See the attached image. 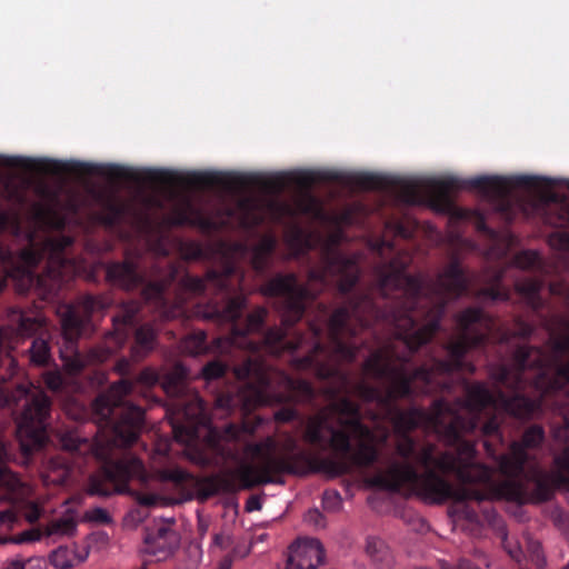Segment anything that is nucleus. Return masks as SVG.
<instances>
[{
    "label": "nucleus",
    "instance_id": "nucleus-37",
    "mask_svg": "<svg viewBox=\"0 0 569 569\" xmlns=\"http://www.w3.org/2000/svg\"><path fill=\"white\" fill-rule=\"evenodd\" d=\"M226 372V366L220 361H211L202 368L201 375L204 380L210 381L220 378Z\"/></svg>",
    "mask_w": 569,
    "mask_h": 569
},
{
    "label": "nucleus",
    "instance_id": "nucleus-48",
    "mask_svg": "<svg viewBox=\"0 0 569 569\" xmlns=\"http://www.w3.org/2000/svg\"><path fill=\"white\" fill-rule=\"evenodd\" d=\"M54 180L52 176H46L43 181L37 186V192L48 201H53L56 197V191L49 189L48 184H50Z\"/></svg>",
    "mask_w": 569,
    "mask_h": 569
},
{
    "label": "nucleus",
    "instance_id": "nucleus-38",
    "mask_svg": "<svg viewBox=\"0 0 569 569\" xmlns=\"http://www.w3.org/2000/svg\"><path fill=\"white\" fill-rule=\"evenodd\" d=\"M159 478L164 481L181 483L189 479V473L181 468L174 467L161 470L159 472Z\"/></svg>",
    "mask_w": 569,
    "mask_h": 569
},
{
    "label": "nucleus",
    "instance_id": "nucleus-44",
    "mask_svg": "<svg viewBox=\"0 0 569 569\" xmlns=\"http://www.w3.org/2000/svg\"><path fill=\"white\" fill-rule=\"evenodd\" d=\"M501 539H502V545H503L505 549L507 550V552L510 555V557L517 561H520L521 557H522V550L518 546V543L509 541V538L505 530H501Z\"/></svg>",
    "mask_w": 569,
    "mask_h": 569
},
{
    "label": "nucleus",
    "instance_id": "nucleus-60",
    "mask_svg": "<svg viewBox=\"0 0 569 569\" xmlns=\"http://www.w3.org/2000/svg\"><path fill=\"white\" fill-rule=\"evenodd\" d=\"M284 187V182L280 179H273L266 183V188L271 191H280Z\"/></svg>",
    "mask_w": 569,
    "mask_h": 569
},
{
    "label": "nucleus",
    "instance_id": "nucleus-9",
    "mask_svg": "<svg viewBox=\"0 0 569 569\" xmlns=\"http://www.w3.org/2000/svg\"><path fill=\"white\" fill-rule=\"evenodd\" d=\"M234 373L238 379L248 380L237 396L243 402L246 410H250L257 405L268 403L272 399L282 401L289 397L276 393V386L302 396L311 395V388L306 381L289 378L258 360L249 359L242 366L237 367Z\"/></svg>",
    "mask_w": 569,
    "mask_h": 569
},
{
    "label": "nucleus",
    "instance_id": "nucleus-45",
    "mask_svg": "<svg viewBox=\"0 0 569 569\" xmlns=\"http://www.w3.org/2000/svg\"><path fill=\"white\" fill-rule=\"evenodd\" d=\"M6 569H43V561L40 558H30L26 561H12Z\"/></svg>",
    "mask_w": 569,
    "mask_h": 569
},
{
    "label": "nucleus",
    "instance_id": "nucleus-23",
    "mask_svg": "<svg viewBox=\"0 0 569 569\" xmlns=\"http://www.w3.org/2000/svg\"><path fill=\"white\" fill-rule=\"evenodd\" d=\"M187 370L184 367L177 365L168 371L161 380V386L167 395L171 397H184L192 392L187 386Z\"/></svg>",
    "mask_w": 569,
    "mask_h": 569
},
{
    "label": "nucleus",
    "instance_id": "nucleus-50",
    "mask_svg": "<svg viewBox=\"0 0 569 569\" xmlns=\"http://www.w3.org/2000/svg\"><path fill=\"white\" fill-rule=\"evenodd\" d=\"M549 242L552 247H555L557 249L569 250V234H567V233H562V232L553 233L550 237Z\"/></svg>",
    "mask_w": 569,
    "mask_h": 569
},
{
    "label": "nucleus",
    "instance_id": "nucleus-15",
    "mask_svg": "<svg viewBox=\"0 0 569 569\" xmlns=\"http://www.w3.org/2000/svg\"><path fill=\"white\" fill-rule=\"evenodd\" d=\"M325 558L322 545L317 539H298L289 550L284 569H316Z\"/></svg>",
    "mask_w": 569,
    "mask_h": 569
},
{
    "label": "nucleus",
    "instance_id": "nucleus-2",
    "mask_svg": "<svg viewBox=\"0 0 569 569\" xmlns=\"http://www.w3.org/2000/svg\"><path fill=\"white\" fill-rule=\"evenodd\" d=\"M538 407L536 401L525 397L515 396L508 400L500 390L492 393L483 383H476L467 388L466 401L457 402L455 407L436 401L429 412L420 409L397 412L392 417V423L398 433L396 451L402 460L391 461L386 470L371 477L370 483L388 490L406 487L430 502L439 503L449 499L457 502L482 500L483 495L478 491L456 489L430 469L435 467L445 473L452 472L463 483L488 481L491 472L475 461V449L471 443L461 442L457 455L443 452L436 456L433 445L418 449L416 442L406 433L413 428L422 427L433 430L448 443H453L462 433L477 427L479 415L482 412L489 415L491 411H505L517 418H529Z\"/></svg>",
    "mask_w": 569,
    "mask_h": 569
},
{
    "label": "nucleus",
    "instance_id": "nucleus-55",
    "mask_svg": "<svg viewBox=\"0 0 569 569\" xmlns=\"http://www.w3.org/2000/svg\"><path fill=\"white\" fill-rule=\"evenodd\" d=\"M24 517L29 522L37 521L40 517V509L34 503H29Z\"/></svg>",
    "mask_w": 569,
    "mask_h": 569
},
{
    "label": "nucleus",
    "instance_id": "nucleus-27",
    "mask_svg": "<svg viewBox=\"0 0 569 569\" xmlns=\"http://www.w3.org/2000/svg\"><path fill=\"white\" fill-rule=\"evenodd\" d=\"M70 477V468L60 459H53L49 462L47 472L43 475L46 483L62 485Z\"/></svg>",
    "mask_w": 569,
    "mask_h": 569
},
{
    "label": "nucleus",
    "instance_id": "nucleus-63",
    "mask_svg": "<svg viewBox=\"0 0 569 569\" xmlns=\"http://www.w3.org/2000/svg\"><path fill=\"white\" fill-rule=\"evenodd\" d=\"M247 510L248 511H253V510H259L261 508V505H260V500L259 498L257 497H251L248 501H247V506H246Z\"/></svg>",
    "mask_w": 569,
    "mask_h": 569
},
{
    "label": "nucleus",
    "instance_id": "nucleus-51",
    "mask_svg": "<svg viewBox=\"0 0 569 569\" xmlns=\"http://www.w3.org/2000/svg\"><path fill=\"white\" fill-rule=\"evenodd\" d=\"M159 379L160 376L157 373L156 370H153L152 368H146L139 375L138 381L146 386H153L156 382L159 381Z\"/></svg>",
    "mask_w": 569,
    "mask_h": 569
},
{
    "label": "nucleus",
    "instance_id": "nucleus-40",
    "mask_svg": "<svg viewBox=\"0 0 569 569\" xmlns=\"http://www.w3.org/2000/svg\"><path fill=\"white\" fill-rule=\"evenodd\" d=\"M528 552L531 561L538 567L543 568L546 566V559L541 550V546L538 541L528 542Z\"/></svg>",
    "mask_w": 569,
    "mask_h": 569
},
{
    "label": "nucleus",
    "instance_id": "nucleus-34",
    "mask_svg": "<svg viewBox=\"0 0 569 569\" xmlns=\"http://www.w3.org/2000/svg\"><path fill=\"white\" fill-rule=\"evenodd\" d=\"M253 432V427H249L248 425H243L242 427H237L234 425L228 426L223 433L222 439L227 442L229 441H244L246 437Z\"/></svg>",
    "mask_w": 569,
    "mask_h": 569
},
{
    "label": "nucleus",
    "instance_id": "nucleus-36",
    "mask_svg": "<svg viewBox=\"0 0 569 569\" xmlns=\"http://www.w3.org/2000/svg\"><path fill=\"white\" fill-rule=\"evenodd\" d=\"M51 563L58 569H67L71 562V553L67 547H59L50 556Z\"/></svg>",
    "mask_w": 569,
    "mask_h": 569
},
{
    "label": "nucleus",
    "instance_id": "nucleus-22",
    "mask_svg": "<svg viewBox=\"0 0 569 569\" xmlns=\"http://www.w3.org/2000/svg\"><path fill=\"white\" fill-rule=\"evenodd\" d=\"M188 184L197 188H207L213 184H220L226 190L237 192L244 187V178L239 174H194L188 179Z\"/></svg>",
    "mask_w": 569,
    "mask_h": 569
},
{
    "label": "nucleus",
    "instance_id": "nucleus-8",
    "mask_svg": "<svg viewBox=\"0 0 569 569\" xmlns=\"http://www.w3.org/2000/svg\"><path fill=\"white\" fill-rule=\"evenodd\" d=\"M143 421V411L139 407L127 406L121 411V419L112 428L111 437L99 439L96 445V455L104 460V472L107 479L114 485L117 493L128 491V481L138 478L141 481L147 480L143 466L137 458L124 457L116 462L108 461L112 447H126L136 441L141 430Z\"/></svg>",
    "mask_w": 569,
    "mask_h": 569
},
{
    "label": "nucleus",
    "instance_id": "nucleus-33",
    "mask_svg": "<svg viewBox=\"0 0 569 569\" xmlns=\"http://www.w3.org/2000/svg\"><path fill=\"white\" fill-rule=\"evenodd\" d=\"M71 531V515L66 512L61 518L54 519L47 528V535L50 537H61Z\"/></svg>",
    "mask_w": 569,
    "mask_h": 569
},
{
    "label": "nucleus",
    "instance_id": "nucleus-11",
    "mask_svg": "<svg viewBox=\"0 0 569 569\" xmlns=\"http://www.w3.org/2000/svg\"><path fill=\"white\" fill-rule=\"evenodd\" d=\"M542 440V428L538 426L530 427L526 430L522 441L513 442L510 452L500 457L499 469L509 479L499 486L497 490L499 496L511 500H521L525 497L522 486L512 478L521 472L523 463L528 458L525 449L536 448Z\"/></svg>",
    "mask_w": 569,
    "mask_h": 569
},
{
    "label": "nucleus",
    "instance_id": "nucleus-46",
    "mask_svg": "<svg viewBox=\"0 0 569 569\" xmlns=\"http://www.w3.org/2000/svg\"><path fill=\"white\" fill-rule=\"evenodd\" d=\"M479 296L482 298H489L491 300H505L508 297L505 289H502L499 286H496L493 283L490 287L481 290L479 292Z\"/></svg>",
    "mask_w": 569,
    "mask_h": 569
},
{
    "label": "nucleus",
    "instance_id": "nucleus-54",
    "mask_svg": "<svg viewBox=\"0 0 569 569\" xmlns=\"http://www.w3.org/2000/svg\"><path fill=\"white\" fill-rule=\"evenodd\" d=\"M296 417V411L291 408H284L274 413V418L278 421L287 422Z\"/></svg>",
    "mask_w": 569,
    "mask_h": 569
},
{
    "label": "nucleus",
    "instance_id": "nucleus-32",
    "mask_svg": "<svg viewBox=\"0 0 569 569\" xmlns=\"http://www.w3.org/2000/svg\"><path fill=\"white\" fill-rule=\"evenodd\" d=\"M206 335L203 331H197L186 337L181 342V350L191 356H197L204 351Z\"/></svg>",
    "mask_w": 569,
    "mask_h": 569
},
{
    "label": "nucleus",
    "instance_id": "nucleus-64",
    "mask_svg": "<svg viewBox=\"0 0 569 569\" xmlns=\"http://www.w3.org/2000/svg\"><path fill=\"white\" fill-rule=\"evenodd\" d=\"M540 198L545 202H556L557 201V196L553 192L548 191V190L541 191Z\"/></svg>",
    "mask_w": 569,
    "mask_h": 569
},
{
    "label": "nucleus",
    "instance_id": "nucleus-1",
    "mask_svg": "<svg viewBox=\"0 0 569 569\" xmlns=\"http://www.w3.org/2000/svg\"><path fill=\"white\" fill-rule=\"evenodd\" d=\"M405 263L393 262L378 270L379 284L385 295L392 288H400L403 301L391 315L397 341L373 352L365 362L363 380L352 387L365 400L381 405L410 396L416 391L415 382H422L421 392H430L438 385V377L461 367V358L472 348L482 343L492 322L479 309L469 308L457 318L459 333L449 345V361L421 367L412 373L403 368L408 360L399 355V345L409 352L426 343L436 332L447 301L460 296L467 287L466 278L457 262H451L440 274L433 288L403 273Z\"/></svg>",
    "mask_w": 569,
    "mask_h": 569
},
{
    "label": "nucleus",
    "instance_id": "nucleus-57",
    "mask_svg": "<svg viewBox=\"0 0 569 569\" xmlns=\"http://www.w3.org/2000/svg\"><path fill=\"white\" fill-rule=\"evenodd\" d=\"M8 337L9 333L7 331L0 330V359H2L3 356H10L7 350Z\"/></svg>",
    "mask_w": 569,
    "mask_h": 569
},
{
    "label": "nucleus",
    "instance_id": "nucleus-49",
    "mask_svg": "<svg viewBox=\"0 0 569 569\" xmlns=\"http://www.w3.org/2000/svg\"><path fill=\"white\" fill-rule=\"evenodd\" d=\"M46 383L52 391H58L63 385V378L59 371H49L44 376Z\"/></svg>",
    "mask_w": 569,
    "mask_h": 569
},
{
    "label": "nucleus",
    "instance_id": "nucleus-35",
    "mask_svg": "<svg viewBox=\"0 0 569 569\" xmlns=\"http://www.w3.org/2000/svg\"><path fill=\"white\" fill-rule=\"evenodd\" d=\"M49 357V348L43 339H36L30 348L31 361L36 365L46 363Z\"/></svg>",
    "mask_w": 569,
    "mask_h": 569
},
{
    "label": "nucleus",
    "instance_id": "nucleus-52",
    "mask_svg": "<svg viewBox=\"0 0 569 569\" xmlns=\"http://www.w3.org/2000/svg\"><path fill=\"white\" fill-rule=\"evenodd\" d=\"M214 405L216 409H221L228 412L234 406V399L229 395H221L217 397Z\"/></svg>",
    "mask_w": 569,
    "mask_h": 569
},
{
    "label": "nucleus",
    "instance_id": "nucleus-42",
    "mask_svg": "<svg viewBox=\"0 0 569 569\" xmlns=\"http://www.w3.org/2000/svg\"><path fill=\"white\" fill-rule=\"evenodd\" d=\"M57 312L60 317L64 339L68 341L71 329V308L69 306H61L58 308Z\"/></svg>",
    "mask_w": 569,
    "mask_h": 569
},
{
    "label": "nucleus",
    "instance_id": "nucleus-14",
    "mask_svg": "<svg viewBox=\"0 0 569 569\" xmlns=\"http://www.w3.org/2000/svg\"><path fill=\"white\" fill-rule=\"evenodd\" d=\"M457 188L455 180L406 179L400 184L402 198L406 202H419L421 193L426 192L441 202L443 207L448 206L449 197Z\"/></svg>",
    "mask_w": 569,
    "mask_h": 569
},
{
    "label": "nucleus",
    "instance_id": "nucleus-18",
    "mask_svg": "<svg viewBox=\"0 0 569 569\" xmlns=\"http://www.w3.org/2000/svg\"><path fill=\"white\" fill-rule=\"evenodd\" d=\"M264 315H266V310L264 309H258L254 312H252L251 315H249L248 318H247L246 327L244 328H240L237 325H234L233 328H232L231 337H229V338H218L216 340V348L219 349L221 352H226L227 351L226 345H228V346L232 345V346H237L239 348L256 349V345H253L251 342L250 343H244L242 341L243 340V336L247 335V333H250V332L259 330L261 325H262Z\"/></svg>",
    "mask_w": 569,
    "mask_h": 569
},
{
    "label": "nucleus",
    "instance_id": "nucleus-10",
    "mask_svg": "<svg viewBox=\"0 0 569 569\" xmlns=\"http://www.w3.org/2000/svg\"><path fill=\"white\" fill-rule=\"evenodd\" d=\"M22 399L24 406L18 418L17 433L21 449L29 455L42 447L47 439L44 420L49 412V399L43 390L34 386L19 387L9 395L7 387L0 382V407Z\"/></svg>",
    "mask_w": 569,
    "mask_h": 569
},
{
    "label": "nucleus",
    "instance_id": "nucleus-26",
    "mask_svg": "<svg viewBox=\"0 0 569 569\" xmlns=\"http://www.w3.org/2000/svg\"><path fill=\"white\" fill-rule=\"evenodd\" d=\"M276 246V239L271 236L263 237L252 249V264L254 269L262 270Z\"/></svg>",
    "mask_w": 569,
    "mask_h": 569
},
{
    "label": "nucleus",
    "instance_id": "nucleus-12",
    "mask_svg": "<svg viewBox=\"0 0 569 569\" xmlns=\"http://www.w3.org/2000/svg\"><path fill=\"white\" fill-rule=\"evenodd\" d=\"M69 246V239L64 237L50 236L46 239L43 248H38L32 240L29 248L21 251L17 272H21L27 284H31L32 276L30 269L43 258L48 257L50 264L62 267L66 261V249Z\"/></svg>",
    "mask_w": 569,
    "mask_h": 569
},
{
    "label": "nucleus",
    "instance_id": "nucleus-29",
    "mask_svg": "<svg viewBox=\"0 0 569 569\" xmlns=\"http://www.w3.org/2000/svg\"><path fill=\"white\" fill-rule=\"evenodd\" d=\"M244 305V298L237 297L228 301L221 311H217L216 315H209L208 317H216L221 322L234 321L240 317Z\"/></svg>",
    "mask_w": 569,
    "mask_h": 569
},
{
    "label": "nucleus",
    "instance_id": "nucleus-25",
    "mask_svg": "<svg viewBox=\"0 0 569 569\" xmlns=\"http://www.w3.org/2000/svg\"><path fill=\"white\" fill-rule=\"evenodd\" d=\"M108 276L126 289H130L139 282L137 264L131 260L116 263L108 268Z\"/></svg>",
    "mask_w": 569,
    "mask_h": 569
},
{
    "label": "nucleus",
    "instance_id": "nucleus-58",
    "mask_svg": "<svg viewBox=\"0 0 569 569\" xmlns=\"http://www.w3.org/2000/svg\"><path fill=\"white\" fill-rule=\"evenodd\" d=\"M322 516L318 510H310L306 515V521L313 523L315 526H321Z\"/></svg>",
    "mask_w": 569,
    "mask_h": 569
},
{
    "label": "nucleus",
    "instance_id": "nucleus-56",
    "mask_svg": "<svg viewBox=\"0 0 569 569\" xmlns=\"http://www.w3.org/2000/svg\"><path fill=\"white\" fill-rule=\"evenodd\" d=\"M232 541L229 536L226 535H216L213 539L214 547L227 549L231 546Z\"/></svg>",
    "mask_w": 569,
    "mask_h": 569
},
{
    "label": "nucleus",
    "instance_id": "nucleus-53",
    "mask_svg": "<svg viewBox=\"0 0 569 569\" xmlns=\"http://www.w3.org/2000/svg\"><path fill=\"white\" fill-rule=\"evenodd\" d=\"M17 519V513L12 509L0 511V525L11 527Z\"/></svg>",
    "mask_w": 569,
    "mask_h": 569
},
{
    "label": "nucleus",
    "instance_id": "nucleus-30",
    "mask_svg": "<svg viewBox=\"0 0 569 569\" xmlns=\"http://www.w3.org/2000/svg\"><path fill=\"white\" fill-rule=\"evenodd\" d=\"M154 330L149 326L140 327L136 332V343L133 356L140 357L152 348Z\"/></svg>",
    "mask_w": 569,
    "mask_h": 569
},
{
    "label": "nucleus",
    "instance_id": "nucleus-17",
    "mask_svg": "<svg viewBox=\"0 0 569 569\" xmlns=\"http://www.w3.org/2000/svg\"><path fill=\"white\" fill-rule=\"evenodd\" d=\"M8 457L7 447L0 441V488L3 490L0 495V500L16 505L31 496L32 487L21 481L13 472L3 466Z\"/></svg>",
    "mask_w": 569,
    "mask_h": 569
},
{
    "label": "nucleus",
    "instance_id": "nucleus-41",
    "mask_svg": "<svg viewBox=\"0 0 569 569\" xmlns=\"http://www.w3.org/2000/svg\"><path fill=\"white\" fill-rule=\"evenodd\" d=\"M538 260H539V257L536 252L525 251V252L519 253L516 257L515 263L517 267H519L521 269H527V268L535 267L536 263L538 262Z\"/></svg>",
    "mask_w": 569,
    "mask_h": 569
},
{
    "label": "nucleus",
    "instance_id": "nucleus-6",
    "mask_svg": "<svg viewBox=\"0 0 569 569\" xmlns=\"http://www.w3.org/2000/svg\"><path fill=\"white\" fill-rule=\"evenodd\" d=\"M329 277H339L340 291H348L358 279L356 257L336 253L330 256L326 267L310 271L306 287L298 284L297 277L290 273L274 277L261 288V291L264 296L283 298L282 321L283 325L291 326L302 317L306 300L313 298Z\"/></svg>",
    "mask_w": 569,
    "mask_h": 569
},
{
    "label": "nucleus",
    "instance_id": "nucleus-39",
    "mask_svg": "<svg viewBox=\"0 0 569 569\" xmlns=\"http://www.w3.org/2000/svg\"><path fill=\"white\" fill-rule=\"evenodd\" d=\"M283 337H284V332L281 328L270 330L267 333L264 342L268 346V349L270 352H273V353L280 352V348L278 347V343L281 342Z\"/></svg>",
    "mask_w": 569,
    "mask_h": 569
},
{
    "label": "nucleus",
    "instance_id": "nucleus-61",
    "mask_svg": "<svg viewBox=\"0 0 569 569\" xmlns=\"http://www.w3.org/2000/svg\"><path fill=\"white\" fill-rule=\"evenodd\" d=\"M498 429V422L496 421V418L489 420L483 425V433L485 435H491L496 432Z\"/></svg>",
    "mask_w": 569,
    "mask_h": 569
},
{
    "label": "nucleus",
    "instance_id": "nucleus-43",
    "mask_svg": "<svg viewBox=\"0 0 569 569\" xmlns=\"http://www.w3.org/2000/svg\"><path fill=\"white\" fill-rule=\"evenodd\" d=\"M84 518L88 521L97 522V523H109L111 522V517L108 511L103 508H92L86 512Z\"/></svg>",
    "mask_w": 569,
    "mask_h": 569
},
{
    "label": "nucleus",
    "instance_id": "nucleus-24",
    "mask_svg": "<svg viewBox=\"0 0 569 569\" xmlns=\"http://www.w3.org/2000/svg\"><path fill=\"white\" fill-rule=\"evenodd\" d=\"M366 555L377 569H391L393 566V556L381 539L375 537L368 538L366 542Z\"/></svg>",
    "mask_w": 569,
    "mask_h": 569
},
{
    "label": "nucleus",
    "instance_id": "nucleus-19",
    "mask_svg": "<svg viewBox=\"0 0 569 569\" xmlns=\"http://www.w3.org/2000/svg\"><path fill=\"white\" fill-rule=\"evenodd\" d=\"M99 202L102 209L101 218L107 223H114L127 214H131L132 203L126 202L112 188L104 190L99 196Z\"/></svg>",
    "mask_w": 569,
    "mask_h": 569
},
{
    "label": "nucleus",
    "instance_id": "nucleus-47",
    "mask_svg": "<svg viewBox=\"0 0 569 569\" xmlns=\"http://www.w3.org/2000/svg\"><path fill=\"white\" fill-rule=\"evenodd\" d=\"M216 277L214 273H209L206 279L191 278L187 281V288L193 292H202L206 290L209 282Z\"/></svg>",
    "mask_w": 569,
    "mask_h": 569
},
{
    "label": "nucleus",
    "instance_id": "nucleus-21",
    "mask_svg": "<svg viewBox=\"0 0 569 569\" xmlns=\"http://www.w3.org/2000/svg\"><path fill=\"white\" fill-rule=\"evenodd\" d=\"M132 390V383L126 380H121L114 383L110 389L101 395L94 402V409L98 415L103 419H108L116 407H119L122 402V398L130 393Z\"/></svg>",
    "mask_w": 569,
    "mask_h": 569
},
{
    "label": "nucleus",
    "instance_id": "nucleus-28",
    "mask_svg": "<svg viewBox=\"0 0 569 569\" xmlns=\"http://www.w3.org/2000/svg\"><path fill=\"white\" fill-rule=\"evenodd\" d=\"M541 283L537 280L526 278L516 283L517 291L533 308L540 306L539 291Z\"/></svg>",
    "mask_w": 569,
    "mask_h": 569
},
{
    "label": "nucleus",
    "instance_id": "nucleus-59",
    "mask_svg": "<svg viewBox=\"0 0 569 569\" xmlns=\"http://www.w3.org/2000/svg\"><path fill=\"white\" fill-rule=\"evenodd\" d=\"M138 502L143 506H152L156 503L158 498L154 495H140L138 496Z\"/></svg>",
    "mask_w": 569,
    "mask_h": 569
},
{
    "label": "nucleus",
    "instance_id": "nucleus-62",
    "mask_svg": "<svg viewBox=\"0 0 569 569\" xmlns=\"http://www.w3.org/2000/svg\"><path fill=\"white\" fill-rule=\"evenodd\" d=\"M297 182L301 187H308L313 182V177L310 173H303L297 177Z\"/></svg>",
    "mask_w": 569,
    "mask_h": 569
},
{
    "label": "nucleus",
    "instance_id": "nucleus-5",
    "mask_svg": "<svg viewBox=\"0 0 569 569\" xmlns=\"http://www.w3.org/2000/svg\"><path fill=\"white\" fill-rule=\"evenodd\" d=\"M491 377L509 389H522L529 381L543 392L565 388L569 385V323L551 335L549 355L521 347L513 365L493 370ZM553 439L565 448L555 457L552 481L569 483V411L563 415V425L553 429Z\"/></svg>",
    "mask_w": 569,
    "mask_h": 569
},
{
    "label": "nucleus",
    "instance_id": "nucleus-4",
    "mask_svg": "<svg viewBox=\"0 0 569 569\" xmlns=\"http://www.w3.org/2000/svg\"><path fill=\"white\" fill-rule=\"evenodd\" d=\"M151 182L156 190L153 194L142 200L144 207L147 209L163 208L168 203L171 208L168 222L173 224L191 223L206 229H218L233 224L252 227L267 217L280 221L286 217L298 213L309 214L337 226L353 223L350 212L327 213L321 203L308 192L298 193L292 202L282 201L272 194H253L240 200L233 209L218 212L216 216H206L197 207L190 194L173 193V188L177 184L174 174L154 172L151 174Z\"/></svg>",
    "mask_w": 569,
    "mask_h": 569
},
{
    "label": "nucleus",
    "instance_id": "nucleus-13",
    "mask_svg": "<svg viewBox=\"0 0 569 569\" xmlns=\"http://www.w3.org/2000/svg\"><path fill=\"white\" fill-rule=\"evenodd\" d=\"M469 186L478 189L492 200H499L500 210L507 211L515 207H521L522 197L521 179H511L503 177H478L470 180Z\"/></svg>",
    "mask_w": 569,
    "mask_h": 569
},
{
    "label": "nucleus",
    "instance_id": "nucleus-16",
    "mask_svg": "<svg viewBox=\"0 0 569 569\" xmlns=\"http://www.w3.org/2000/svg\"><path fill=\"white\" fill-rule=\"evenodd\" d=\"M177 543L176 532L164 527L159 528L153 535H148L141 550L144 565L166 561L173 555Z\"/></svg>",
    "mask_w": 569,
    "mask_h": 569
},
{
    "label": "nucleus",
    "instance_id": "nucleus-3",
    "mask_svg": "<svg viewBox=\"0 0 569 569\" xmlns=\"http://www.w3.org/2000/svg\"><path fill=\"white\" fill-rule=\"evenodd\" d=\"M387 438L386 428H378L377 433L371 431L362 425L355 403L342 398L308 419L303 440L319 449H331L347 461L319 459L299 450L292 435L281 433L278 439L268 437L260 443L247 446L239 465L224 472L226 481L240 488L270 482L272 475L296 472L301 461L315 470L338 476L347 472L351 466L363 467L375 462L378 458L377 446Z\"/></svg>",
    "mask_w": 569,
    "mask_h": 569
},
{
    "label": "nucleus",
    "instance_id": "nucleus-20",
    "mask_svg": "<svg viewBox=\"0 0 569 569\" xmlns=\"http://www.w3.org/2000/svg\"><path fill=\"white\" fill-rule=\"evenodd\" d=\"M178 410V416H182L191 426H204L209 422V417L202 400L197 392L192 391L173 405Z\"/></svg>",
    "mask_w": 569,
    "mask_h": 569
},
{
    "label": "nucleus",
    "instance_id": "nucleus-31",
    "mask_svg": "<svg viewBox=\"0 0 569 569\" xmlns=\"http://www.w3.org/2000/svg\"><path fill=\"white\" fill-rule=\"evenodd\" d=\"M288 244L297 252L303 251L312 246L311 237L298 227L291 228L287 233Z\"/></svg>",
    "mask_w": 569,
    "mask_h": 569
},
{
    "label": "nucleus",
    "instance_id": "nucleus-7",
    "mask_svg": "<svg viewBox=\"0 0 569 569\" xmlns=\"http://www.w3.org/2000/svg\"><path fill=\"white\" fill-rule=\"evenodd\" d=\"M371 311L372 305L369 299H363L350 308L338 309L329 322L331 348L325 349L317 343L310 355L296 361V366L298 368L313 367L317 375L321 378L335 376L338 372V360L351 361L356 357V350L345 341L347 336L356 335L352 322H359L361 326H365L363 317Z\"/></svg>",
    "mask_w": 569,
    "mask_h": 569
}]
</instances>
